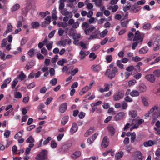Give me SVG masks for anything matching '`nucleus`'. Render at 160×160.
<instances>
[{
	"mask_svg": "<svg viewBox=\"0 0 160 160\" xmlns=\"http://www.w3.org/2000/svg\"><path fill=\"white\" fill-rule=\"evenodd\" d=\"M20 8V5L19 4H16L11 8V11L14 12Z\"/></svg>",
	"mask_w": 160,
	"mask_h": 160,
	"instance_id": "obj_34",
	"label": "nucleus"
},
{
	"mask_svg": "<svg viewBox=\"0 0 160 160\" xmlns=\"http://www.w3.org/2000/svg\"><path fill=\"white\" fill-rule=\"evenodd\" d=\"M108 32V31L105 29L100 33V36L101 38H103L106 35Z\"/></svg>",
	"mask_w": 160,
	"mask_h": 160,
	"instance_id": "obj_46",
	"label": "nucleus"
},
{
	"mask_svg": "<svg viewBox=\"0 0 160 160\" xmlns=\"http://www.w3.org/2000/svg\"><path fill=\"white\" fill-rule=\"evenodd\" d=\"M136 7H135L134 5H132V6H131L130 11L132 13H135L138 12L139 10V9H136Z\"/></svg>",
	"mask_w": 160,
	"mask_h": 160,
	"instance_id": "obj_29",
	"label": "nucleus"
},
{
	"mask_svg": "<svg viewBox=\"0 0 160 160\" xmlns=\"http://www.w3.org/2000/svg\"><path fill=\"white\" fill-rule=\"evenodd\" d=\"M72 144L71 143H67L63 145L60 149V151L62 153L67 152L68 149L71 147Z\"/></svg>",
	"mask_w": 160,
	"mask_h": 160,
	"instance_id": "obj_6",
	"label": "nucleus"
},
{
	"mask_svg": "<svg viewBox=\"0 0 160 160\" xmlns=\"http://www.w3.org/2000/svg\"><path fill=\"white\" fill-rule=\"evenodd\" d=\"M26 142L28 143H32L35 141L34 139L33 138L32 136L31 135L26 140Z\"/></svg>",
	"mask_w": 160,
	"mask_h": 160,
	"instance_id": "obj_37",
	"label": "nucleus"
},
{
	"mask_svg": "<svg viewBox=\"0 0 160 160\" xmlns=\"http://www.w3.org/2000/svg\"><path fill=\"white\" fill-rule=\"evenodd\" d=\"M129 115L130 117L132 118H135L137 116V112L135 110H132L129 111Z\"/></svg>",
	"mask_w": 160,
	"mask_h": 160,
	"instance_id": "obj_32",
	"label": "nucleus"
},
{
	"mask_svg": "<svg viewBox=\"0 0 160 160\" xmlns=\"http://www.w3.org/2000/svg\"><path fill=\"white\" fill-rule=\"evenodd\" d=\"M78 130V127L77 123L76 122L72 123V127L70 129V132L72 134L76 132Z\"/></svg>",
	"mask_w": 160,
	"mask_h": 160,
	"instance_id": "obj_18",
	"label": "nucleus"
},
{
	"mask_svg": "<svg viewBox=\"0 0 160 160\" xmlns=\"http://www.w3.org/2000/svg\"><path fill=\"white\" fill-rule=\"evenodd\" d=\"M31 25L32 28H35L39 26L40 24L38 22H32L31 23Z\"/></svg>",
	"mask_w": 160,
	"mask_h": 160,
	"instance_id": "obj_43",
	"label": "nucleus"
},
{
	"mask_svg": "<svg viewBox=\"0 0 160 160\" xmlns=\"http://www.w3.org/2000/svg\"><path fill=\"white\" fill-rule=\"evenodd\" d=\"M134 37L133 33L131 32H129L128 33V40L129 41H131Z\"/></svg>",
	"mask_w": 160,
	"mask_h": 160,
	"instance_id": "obj_45",
	"label": "nucleus"
},
{
	"mask_svg": "<svg viewBox=\"0 0 160 160\" xmlns=\"http://www.w3.org/2000/svg\"><path fill=\"white\" fill-rule=\"evenodd\" d=\"M105 59L107 63H110L112 60V56L110 55H108L106 57Z\"/></svg>",
	"mask_w": 160,
	"mask_h": 160,
	"instance_id": "obj_36",
	"label": "nucleus"
},
{
	"mask_svg": "<svg viewBox=\"0 0 160 160\" xmlns=\"http://www.w3.org/2000/svg\"><path fill=\"white\" fill-rule=\"evenodd\" d=\"M142 63L141 62H138L137 64L134 67V70L136 71L137 72H139L141 70L140 66H142Z\"/></svg>",
	"mask_w": 160,
	"mask_h": 160,
	"instance_id": "obj_23",
	"label": "nucleus"
},
{
	"mask_svg": "<svg viewBox=\"0 0 160 160\" xmlns=\"http://www.w3.org/2000/svg\"><path fill=\"white\" fill-rule=\"evenodd\" d=\"M69 117L68 116H65L63 117L61 120V124L63 125L65 124L68 121Z\"/></svg>",
	"mask_w": 160,
	"mask_h": 160,
	"instance_id": "obj_30",
	"label": "nucleus"
},
{
	"mask_svg": "<svg viewBox=\"0 0 160 160\" xmlns=\"http://www.w3.org/2000/svg\"><path fill=\"white\" fill-rule=\"evenodd\" d=\"M34 51L35 49L33 48H32L28 51V54L31 58L34 55Z\"/></svg>",
	"mask_w": 160,
	"mask_h": 160,
	"instance_id": "obj_41",
	"label": "nucleus"
},
{
	"mask_svg": "<svg viewBox=\"0 0 160 160\" xmlns=\"http://www.w3.org/2000/svg\"><path fill=\"white\" fill-rule=\"evenodd\" d=\"M123 152L122 151L116 153L115 158L116 160H121L120 158L123 156Z\"/></svg>",
	"mask_w": 160,
	"mask_h": 160,
	"instance_id": "obj_22",
	"label": "nucleus"
},
{
	"mask_svg": "<svg viewBox=\"0 0 160 160\" xmlns=\"http://www.w3.org/2000/svg\"><path fill=\"white\" fill-rule=\"evenodd\" d=\"M124 100L127 102H131L132 101V99L128 96L125 97Z\"/></svg>",
	"mask_w": 160,
	"mask_h": 160,
	"instance_id": "obj_53",
	"label": "nucleus"
},
{
	"mask_svg": "<svg viewBox=\"0 0 160 160\" xmlns=\"http://www.w3.org/2000/svg\"><path fill=\"white\" fill-rule=\"evenodd\" d=\"M52 138L50 137H48L47 138L46 140H45L43 142V144L45 145L48 143L51 140Z\"/></svg>",
	"mask_w": 160,
	"mask_h": 160,
	"instance_id": "obj_60",
	"label": "nucleus"
},
{
	"mask_svg": "<svg viewBox=\"0 0 160 160\" xmlns=\"http://www.w3.org/2000/svg\"><path fill=\"white\" fill-rule=\"evenodd\" d=\"M61 13L63 15L67 16L68 13H69V12L68 11L67 8H64L60 11Z\"/></svg>",
	"mask_w": 160,
	"mask_h": 160,
	"instance_id": "obj_47",
	"label": "nucleus"
},
{
	"mask_svg": "<svg viewBox=\"0 0 160 160\" xmlns=\"http://www.w3.org/2000/svg\"><path fill=\"white\" fill-rule=\"evenodd\" d=\"M47 150H42V151L39 153L35 158L37 160H44L46 159L47 155Z\"/></svg>",
	"mask_w": 160,
	"mask_h": 160,
	"instance_id": "obj_5",
	"label": "nucleus"
},
{
	"mask_svg": "<svg viewBox=\"0 0 160 160\" xmlns=\"http://www.w3.org/2000/svg\"><path fill=\"white\" fill-rule=\"evenodd\" d=\"M136 80L134 79H133L132 80H130L128 82V85L129 86H132L135 84V83H136Z\"/></svg>",
	"mask_w": 160,
	"mask_h": 160,
	"instance_id": "obj_56",
	"label": "nucleus"
},
{
	"mask_svg": "<svg viewBox=\"0 0 160 160\" xmlns=\"http://www.w3.org/2000/svg\"><path fill=\"white\" fill-rule=\"evenodd\" d=\"M67 104L65 102L61 104L59 108V111L61 113H64L67 110Z\"/></svg>",
	"mask_w": 160,
	"mask_h": 160,
	"instance_id": "obj_14",
	"label": "nucleus"
},
{
	"mask_svg": "<svg viewBox=\"0 0 160 160\" xmlns=\"http://www.w3.org/2000/svg\"><path fill=\"white\" fill-rule=\"evenodd\" d=\"M124 95L123 91H121L115 92L113 96V100L114 101H117L123 98Z\"/></svg>",
	"mask_w": 160,
	"mask_h": 160,
	"instance_id": "obj_4",
	"label": "nucleus"
},
{
	"mask_svg": "<svg viewBox=\"0 0 160 160\" xmlns=\"http://www.w3.org/2000/svg\"><path fill=\"white\" fill-rule=\"evenodd\" d=\"M107 128L108 131L111 133L112 135H113L114 134L115 131V128L111 124L108 125Z\"/></svg>",
	"mask_w": 160,
	"mask_h": 160,
	"instance_id": "obj_20",
	"label": "nucleus"
},
{
	"mask_svg": "<svg viewBox=\"0 0 160 160\" xmlns=\"http://www.w3.org/2000/svg\"><path fill=\"white\" fill-rule=\"evenodd\" d=\"M151 24L150 23H147L144 24L143 26V28L144 29L149 30L151 28Z\"/></svg>",
	"mask_w": 160,
	"mask_h": 160,
	"instance_id": "obj_39",
	"label": "nucleus"
},
{
	"mask_svg": "<svg viewBox=\"0 0 160 160\" xmlns=\"http://www.w3.org/2000/svg\"><path fill=\"white\" fill-rule=\"evenodd\" d=\"M53 98L52 97H49L48 98L47 100L45 102V104L46 105H49L51 102L52 101V100Z\"/></svg>",
	"mask_w": 160,
	"mask_h": 160,
	"instance_id": "obj_59",
	"label": "nucleus"
},
{
	"mask_svg": "<svg viewBox=\"0 0 160 160\" xmlns=\"http://www.w3.org/2000/svg\"><path fill=\"white\" fill-rule=\"evenodd\" d=\"M148 50V48L147 47H145L139 50V53L140 54H145L147 53Z\"/></svg>",
	"mask_w": 160,
	"mask_h": 160,
	"instance_id": "obj_25",
	"label": "nucleus"
},
{
	"mask_svg": "<svg viewBox=\"0 0 160 160\" xmlns=\"http://www.w3.org/2000/svg\"><path fill=\"white\" fill-rule=\"evenodd\" d=\"M141 60V58L138 56L133 57L132 58V60L136 62L140 61Z\"/></svg>",
	"mask_w": 160,
	"mask_h": 160,
	"instance_id": "obj_55",
	"label": "nucleus"
},
{
	"mask_svg": "<svg viewBox=\"0 0 160 160\" xmlns=\"http://www.w3.org/2000/svg\"><path fill=\"white\" fill-rule=\"evenodd\" d=\"M121 60H118L117 63V65L121 69L123 68V65L121 63Z\"/></svg>",
	"mask_w": 160,
	"mask_h": 160,
	"instance_id": "obj_52",
	"label": "nucleus"
},
{
	"mask_svg": "<svg viewBox=\"0 0 160 160\" xmlns=\"http://www.w3.org/2000/svg\"><path fill=\"white\" fill-rule=\"evenodd\" d=\"M22 95L21 93L19 92H16L14 93V97L17 98H22Z\"/></svg>",
	"mask_w": 160,
	"mask_h": 160,
	"instance_id": "obj_49",
	"label": "nucleus"
},
{
	"mask_svg": "<svg viewBox=\"0 0 160 160\" xmlns=\"http://www.w3.org/2000/svg\"><path fill=\"white\" fill-rule=\"evenodd\" d=\"M109 144L108 138L107 136H105L103 139L101 143V147L102 148H105L108 146Z\"/></svg>",
	"mask_w": 160,
	"mask_h": 160,
	"instance_id": "obj_9",
	"label": "nucleus"
},
{
	"mask_svg": "<svg viewBox=\"0 0 160 160\" xmlns=\"http://www.w3.org/2000/svg\"><path fill=\"white\" fill-rule=\"evenodd\" d=\"M99 32L98 30H95L92 32V34L88 38L89 39H93L98 38Z\"/></svg>",
	"mask_w": 160,
	"mask_h": 160,
	"instance_id": "obj_17",
	"label": "nucleus"
},
{
	"mask_svg": "<svg viewBox=\"0 0 160 160\" xmlns=\"http://www.w3.org/2000/svg\"><path fill=\"white\" fill-rule=\"evenodd\" d=\"M81 152L79 151L75 152L72 155V157L74 159H76L79 157L81 155Z\"/></svg>",
	"mask_w": 160,
	"mask_h": 160,
	"instance_id": "obj_27",
	"label": "nucleus"
},
{
	"mask_svg": "<svg viewBox=\"0 0 160 160\" xmlns=\"http://www.w3.org/2000/svg\"><path fill=\"white\" fill-rule=\"evenodd\" d=\"M136 134L134 132H132V135L131 137V141L132 143H133L136 138Z\"/></svg>",
	"mask_w": 160,
	"mask_h": 160,
	"instance_id": "obj_51",
	"label": "nucleus"
},
{
	"mask_svg": "<svg viewBox=\"0 0 160 160\" xmlns=\"http://www.w3.org/2000/svg\"><path fill=\"white\" fill-rule=\"evenodd\" d=\"M143 156L139 151H137L136 155L133 160H142Z\"/></svg>",
	"mask_w": 160,
	"mask_h": 160,
	"instance_id": "obj_13",
	"label": "nucleus"
},
{
	"mask_svg": "<svg viewBox=\"0 0 160 160\" xmlns=\"http://www.w3.org/2000/svg\"><path fill=\"white\" fill-rule=\"evenodd\" d=\"M144 36L145 34L144 33L140 32L138 30L135 33L133 41H139L140 43H142Z\"/></svg>",
	"mask_w": 160,
	"mask_h": 160,
	"instance_id": "obj_2",
	"label": "nucleus"
},
{
	"mask_svg": "<svg viewBox=\"0 0 160 160\" xmlns=\"http://www.w3.org/2000/svg\"><path fill=\"white\" fill-rule=\"evenodd\" d=\"M82 27L83 29H86L89 27V23L88 22H84L82 23Z\"/></svg>",
	"mask_w": 160,
	"mask_h": 160,
	"instance_id": "obj_42",
	"label": "nucleus"
},
{
	"mask_svg": "<svg viewBox=\"0 0 160 160\" xmlns=\"http://www.w3.org/2000/svg\"><path fill=\"white\" fill-rule=\"evenodd\" d=\"M131 20V19H129L128 20L126 21H122V20L121 21V25L122 27L123 28H127V25L128 24L129 22Z\"/></svg>",
	"mask_w": 160,
	"mask_h": 160,
	"instance_id": "obj_31",
	"label": "nucleus"
},
{
	"mask_svg": "<svg viewBox=\"0 0 160 160\" xmlns=\"http://www.w3.org/2000/svg\"><path fill=\"white\" fill-rule=\"evenodd\" d=\"M141 99L142 102L143 103L144 105L145 106H148L149 104L148 101H147L146 98L144 97H143Z\"/></svg>",
	"mask_w": 160,
	"mask_h": 160,
	"instance_id": "obj_35",
	"label": "nucleus"
},
{
	"mask_svg": "<svg viewBox=\"0 0 160 160\" xmlns=\"http://www.w3.org/2000/svg\"><path fill=\"white\" fill-rule=\"evenodd\" d=\"M58 58V55H56L54 58H52L51 62L52 63H54L56 62Z\"/></svg>",
	"mask_w": 160,
	"mask_h": 160,
	"instance_id": "obj_57",
	"label": "nucleus"
},
{
	"mask_svg": "<svg viewBox=\"0 0 160 160\" xmlns=\"http://www.w3.org/2000/svg\"><path fill=\"white\" fill-rule=\"evenodd\" d=\"M95 30L96 28L93 25H91L88 28L86 29H85L84 31L86 35H89L91 32Z\"/></svg>",
	"mask_w": 160,
	"mask_h": 160,
	"instance_id": "obj_10",
	"label": "nucleus"
},
{
	"mask_svg": "<svg viewBox=\"0 0 160 160\" xmlns=\"http://www.w3.org/2000/svg\"><path fill=\"white\" fill-rule=\"evenodd\" d=\"M26 77V75L22 71L21 74L18 76V78L20 79L21 81L24 80Z\"/></svg>",
	"mask_w": 160,
	"mask_h": 160,
	"instance_id": "obj_33",
	"label": "nucleus"
},
{
	"mask_svg": "<svg viewBox=\"0 0 160 160\" xmlns=\"http://www.w3.org/2000/svg\"><path fill=\"white\" fill-rule=\"evenodd\" d=\"M91 69L95 72H98L101 69V67L99 64H94L91 68Z\"/></svg>",
	"mask_w": 160,
	"mask_h": 160,
	"instance_id": "obj_11",
	"label": "nucleus"
},
{
	"mask_svg": "<svg viewBox=\"0 0 160 160\" xmlns=\"http://www.w3.org/2000/svg\"><path fill=\"white\" fill-rule=\"evenodd\" d=\"M130 95L132 97H137L139 95V92L136 90H133L130 92Z\"/></svg>",
	"mask_w": 160,
	"mask_h": 160,
	"instance_id": "obj_28",
	"label": "nucleus"
},
{
	"mask_svg": "<svg viewBox=\"0 0 160 160\" xmlns=\"http://www.w3.org/2000/svg\"><path fill=\"white\" fill-rule=\"evenodd\" d=\"M98 135V133H95L93 134L87 140L89 144L92 143L94 140L96 138L97 136Z\"/></svg>",
	"mask_w": 160,
	"mask_h": 160,
	"instance_id": "obj_12",
	"label": "nucleus"
},
{
	"mask_svg": "<svg viewBox=\"0 0 160 160\" xmlns=\"http://www.w3.org/2000/svg\"><path fill=\"white\" fill-rule=\"evenodd\" d=\"M111 70L108 69H107L105 72V75H108V78L110 79H112L115 76L116 73L118 72V68L117 67H115L113 68L110 72Z\"/></svg>",
	"mask_w": 160,
	"mask_h": 160,
	"instance_id": "obj_3",
	"label": "nucleus"
},
{
	"mask_svg": "<svg viewBox=\"0 0 160 160\" xmlns=\"http://www.w3.org/2000/svg\"><path fill=\"white\" fill-rule=\"evenodd\" d=\"M136 42H133L132 46V49L135 50V48L138 44L141 45L142 43H140L139 42L135 41Z\"/></svg>",
	"mask_w": 160,
	"mask_h": 160,
	"instance_id": "obj_40",
	"label": "nucleus"
},
{
	"mask_svg": "<svg viewBox=\"0 0 160 160\" xmlns=\"http://www.w3.org/2000/svg\"><path fill=\"white\" fill-rule=\"evenodd\" d=\"M145 78L151 83L154 82L156 80V78L154 75L152 74L146 75L145 76Z\"/></svg>",
	"mask_w": 160,
	"mask_h": 160,
	"instance_id": "obj_8",
	"label": "nucleus"
},
{
	"mask_svg": "<svg viewBox=\"0 0 160 160\" xmlns=\"http://www.w3.org/2000/svg\"><path fill=\"white\" fill-rule=\"evenodd\" d=\"M89 89V87L86 86L83 88L79 93L80 95H82L87 92Z\"/></svg>",
	"mask_w": 160,
	"mask_h": 160,
	"instance_id": "obj_24",
	"label": "nucleus"
},
{
	"mask_svg": "<svg viewBox=\"0 0 160 160\" xmlns=\"http://www.w3.org/2000/svg\"><path fill=\"white\" fill-rule=\"evenodd\" d=\"M108 113L109 114H111L112 115L116 114L114 110L112 108H109L108 111Z\"/></svg>",
	"mask_w": 160,
	"mask_h": 160,
	"instance_id": "obj_50",
	"label": "nucleus"
},
{
	"mask_svg": "<svg viewBox=\"0 0 160 160\" xmlns=\"http://www.w3.org/2000/svg\"><path fill=\"white\" fill-rule=\"evenodd\" d=\"M94 131V127H91L90 129L87 130L85 133L84 136L86 137H88L89 135L91 134Z\"/></svg>",
	"mask_w": 160,
	"mask_h": 160,
	"instance_id": "obj_21",
	"label": "nucleus"
},
{
	"mask_svg": "<svg viewBox=\"0 0 160 160\" xmlns=\"http://www.w3.org/2000/svg\"><path fill=\"white\" fill-rule=\"evenodd\" d=\"M160 49V40H156L154 41L153 44V50L157 51Z\"/></svg>",
	"mask_w": 160,
	"mask_h": 160,
	"instance_id": "obj_15",
	"label": "nucleus"
},
{
	"mask_svg": "<svg viewBox=\"0 0 160 160\" xmlns=\"http://www.w3.org/2000/svg\"><path fill=\"white\" fill-rule=\"evenodd\" d=\"M155 141L152 140H149L148 141L145 142L143 145L145 147H151L155 144Z\"/></svg>",
	"mask_w": 160,
	"mask_h": 160,
	"instance_id": "obj_16",
	"label": "nucleus"
},
{
	"mask_svg": "<svg viewBox=\"0 0 160 160\" xmlns=\"http://www.w3.org/2000/svg\"><path fill=\"white\" fill-rule=\"evenodd\" d=\"M35 65V63L34 61H31L28 62L25 67V68L27 70H29Z\"/></svg>",
	"mask_w": 160,
	"mask_h": 160,
	"instance_id": "obj_19",
	"label": "nucleus"
},
{
	"mask_svg": "<svg viewBox=\"0 0 160 160\" xmlns=\"http://www.w3.org/2000/svg\"><path fill=\"white\" fill-rule=\"evenodd\" d=\"M10 135V131L9 130H6L5 131L4 133V135L6 138L9 137Z\"/></svg>",
	"mask_w": 160,
	"mask_h": 160,
	"instance_id": "obj_62",
	"label": "nucleus"
},
{
	"mask_svg": "<svg viewBox=\"0 0 160 160\" xmlns=\"http://www.w3.org/2000/svg\"><path fill=\"white\" fill-rule=\"evenodd\" d=\"M125 115V113L123 112H120L116 114L114 117V120L118 121L122 119Z\"/></svg>",
	"mask_w": 160,
	"mask_h": 160,
	"instance_id": "obj_7",
	"label": "nucleus"
},
{
	"mask_svg": "<svg viewBox=\"0 0 160 160\" xmlns=\"http://www.w3.org/2000/svg\"><path fill=\"white\" fill-rule=\"evenodd\" d=\"M57 144L56 142L54 140H52L51 142V146L52 148H55L57 147Z\"/></svg>",
	"mask_w": 160,
	"mask_h": 160,
	"instance_id": "obj_54",
	"label": "nucleus"
},
{
	"mask_svg": "<svg viewBox=\"0 0 160 160\" xmlns=\"http://www.w3.org/2000/svg\"><path fill=\"white\" fill-rule=\"evenodd\" d=\"M134 67L133 65H131L127 67L126 69V70L129 72H131L133 70H134Z\"/></svg>",
	"mask_w": 160,
	"mask_h": 160,
	"instance_id": "obj_61",
	"label": "nucleus"
},
{
	"mask_svg": "<svg viewBox=\"0 0 160 160\" xmlns=\"http://www.w3.org/2000/svg\"><path fill=\"white\" fill-rule=\"evenodd\" d=\"M57 80L56 78H54L50 80V83L52 86L55 85L57 83Z\"/></svg>",
	"mask_w": 160,
	"mask_h": 160,
	"instance_id": "obj_48",
	"label": "nucleus"
},
{
	"mask_svg": "<svg viewBox=\"0 0 160 160\" xmlns=\"http://www.w3.org/2000/svg\"><path fill=\"white\" fill-rule=\"evenodd\" d=\"M102 0H97V1L95 2L96 5L98 7H100L102 5Z\"/></svg>",
	"mask_w": 160,
	"mask_h": 160,
	"instance_id": "obj_58",
	"label": "nucleus"
},
{
	"mask_svg": "<svg viewBox=\"0 0 160 160\" xmlns=\"http://www.w3.org/2000/svg\"><path fill=\"white\" fill-rule=\"evenodd\" d=\"M47 90V89L46 87H43L41 88L40 92L42 93H44L46 92Z\"/></svg>",
	"mask_w": 160,
	"mask_h": 160,
	"instance_id": "obj_64",
	"label": "nucleus"
},
{
	"mask_svg": "<svg viewBox=\"0 0 160 160\" xmlns=\"http://www.w3.org/2000/svg\"><path fill=\"white\" fill-rule=\"evenodd\" d=\"M67 61L66 59H62L61 60L58 61L57 62V64L61 66H63L64 63H65Z\"/></svg>",
	"mask_w": 160,
	"mask_h": 160,
	"instance_id": "obj_38",
	"label": "nucleus"
},
{
	"mask_svg": "<svg viewBox=\"0 0 160 160\" xmlns=\"http://www.w3.org/2000/svg\"><path fill=\"white\" fill-rule=\"evenodd\" d=\"M153 73L155 77H159L160 76V70L159 69L153 71Z\"/></svg>",
	"mask_w": 160,
	"mask_h": 160,
	"instance_id": "obj_44",
	"label": "nucleus"
},
{
	"mask_svg": "<svg viewBox=\"0 0 160 160\" xmlns=\"http://www.w3.org/2000/svg\"><path fill=\"white\" fill-rule=\"evenodd\" d=\"M52 44L53 42H50L49 43L46 45V47L48 50H50L51 49L52 46Z\"/></svg>",
	"mask_w": 160,
	"mask_h": 160,
	"instance_id": "obj_63",
	"label": "nucleus"
},
{
	"mask_svg": "<svg viewBox=\"0 0 160 160\" xmlns=\"http://www.w3.org/2000/svg\"><path fill=\"white\" fill-rule=\"evenodd\" d=\"M153 113L152 123H154L157 120V118L160 117V107L157 105H155L149 111V113Z\"/></svg>",
	"mask_w": 160,
	"mask_h": 160,
	"instance_id": "obj_1",
	"label": "nucleus"
},
{
	"mask_svg": "<svg viewBox=\"0 0 160 160\" xmlns=\"http://www.w3.org/2000/svg\"><path fill=\"white\" fill-rule=\"evenodd\" d=\"M146 90V86L144 84H142L139 86V90L140 92H143Z\"/></svg>",
	"mask_w": 160,
	"mask_h": 160,
	"instance_id": "obj_26",
	"label": "nucleus"
}]
</instances>
